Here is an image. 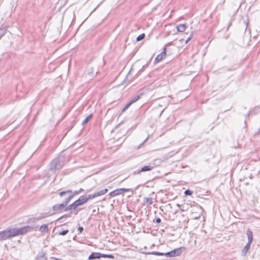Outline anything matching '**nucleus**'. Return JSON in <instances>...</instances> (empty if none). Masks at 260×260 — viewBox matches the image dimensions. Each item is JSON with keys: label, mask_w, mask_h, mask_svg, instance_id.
<instances>
[{"label": "nucleus", "mask_w": 260, "mask_h": 260, "mask_svg": "<svg viewBox=\"0 0 260 260\" xmlns=\"http://www.w3.org/2000/svg\"><path fill=\"white\" fill-rule=\"evenodd\" d=\"M79 199L80 200L82 205L85 203L87 201V199L85 197H81Z\"/></svg>", "instance_id": "aec40b11"}, {"label": "nucleus", "mask_w": 260, "mask_h": 260, "mask_svg": "<svg viewBox=\"0 0 260 260\" xmlns=\"http://www.w3.org/2000/svg\"><path fill=\"white\" fill-rule=\"evenodd\" d=\"M247 236L248 238V243L251 244L253 240L252 233L250 230H248L247 232Z\"/></svg>", "instance_id": "9b49d317"}, {"label": "nucleus", "mask_w": 260, "mask_h": 260, "mask_svg": "<svg viewBox=\"0 0 260 260\" xmlns=\"http://www.w3.org/2000/svg\"><path fill=\"white\" fill-rule=\"evenodd\" d=\"M7 31V27H5L0 29V39L5 35Z\"/></svg>", "instance_id": "2eb2a0df"}, {"label": "nucleus", "mask_w": 260, "mask_h": 260, "mask_svg": "<svg viewBox=\"0 0 260 260\" xmlns=\"http://www.w3.org/2000/svg\"><path fill=\"white\" fill-rule=\"evenodd\" d=\"M108 191V189L107 188L101 190L99 191H97L93 194H89L87 196L85 197L87 199V201L96 198L97 197H99L102 195L106 194Z\"/></svg>", "instance_id": "20e7f679"}, {"label": "nucleus", "mask_w": 260, "mask_h": 260, "mask_svg": "<svg viewBox=\"0 0 260 260\" xmlns=\"http://www.w3.org/2000/svg\"><path fill=\"white\" fill-rule=\"evenodd\" d=\"M79 190H80V192H81L82 191H83V189H82V188H81V189H79Z\"/></svg>", "instance_id": "e433bc0d"}, {"label": "nucleus", "mask_w": 260, "mask_h": 260, "mask_svg": "<svg viewBox=\"0 0 260 260\" xmlns=\"http://www.w3.org/2000/svg\"><path fill=\"white\" fill-rule=\"evenodd\" d=\"M186 28V25L185 24H180L176 26V29L178 32H184Z\"/></svg>", "instance_id": "6e6552de"}, {"label": "nucleus", "mask_w": 260, "mask_h": 260, "mask_svg": "<svg viewBox=\"0 0 260 260\" xmlns=\"http://www.w3.org/2000/svg\"><path fill=\"white\" fill-rule=\"evenodd\" d=\"M72 192H72V190H66V191H61L59 194V196L60 197H62L63 196H64L66 193H72Z\"/></svg>", "instance_id": "a211bd4d"}, {"label": "nucleus", "mask_w": 260, "mask_h": 260, "mask_svg": "<svg viewBox=\"0 0 260 260\" xmlns=\"http://www.w3.org/2000/svg\"><path fill=\"white\" fill-rule=\"evenodd\" d=\"M72 198L73 196H69L68 198H67L62 203L60 204H56L53 206V210L57 211L59 210L62 209L67 205V204L69 203V202Z\"/></svg>", "instance_id": "f03ea898"}, {"label": "nucleus", "mask_w": 260, "mask_h": 260, "mask_svg": "<svg viewBox=\"0 0 260 260\" xmlns=\"http://www.w3.org/2000/svg\"><path fill=\"white\" fill-rule=\"evenodd\" d=\"M192 35H193V32H191L190 33V34L189 35V37H188V38H190V39H191L192 38Z\"/></svg>", "instance_id": "473e14b6"}, {"label": "nucleus", "mask_w": 260, "mask_h": 260, "mask_svg": "<svg viewBox=\"0 0 260 260\" xmlns=\"http://www.w3.org/2000/svg\"><path fill=\"white\" fill-rule=\"evenodd\" d=\"M68 217V215L67 214H65L64 215H62V216H61L60 217H59L57 220H59L60 219H61L62 218H64V217Z\"/></svg>", "instance_id": "2f4dec72"}, {"label": "nucleus", "mask_w": 260, "mask_h": 260, "mask_svg": "<svg viewBox=\"0 0 260 260\" xmlns=\"http://www.w3.org/2000/svg\"><path fill=\"white\" fill-rule=\"evenodd\" d=\"M39 231L42 233H46L48 231V225L44 224L40 228Z\"/></svg>", "instance_id": "ddd939ff"}, {"label": "nucleus", "mask_w": 260, "mask_h": 260, "mask_svg": "<svg viewBox=\"0 0 260 260\" xmlns=\"http://www.w3.org/2000/svg\"><path fill=\"white\" fill-rule=\"evenodd\" d=\"M160 221H161V220H160V218H157V219H156V222H157V223L160 222Z\"/></svg>", "instance_id": "72a5a7b5"}, {"label": "nucleus", "mask_w": 260, "mask_h": 260, "mask_svg": "<svg viewBox=\"0 0 260 260\" xmlns=\"http://www.w3.org/2000/svg\"><path fill=\"white\" fill-rule=\"evenodd\" d=\"M55 260H62V259H59V258H55Z\"/></svg>", "instance_id": "4c0bfd02"}, {"label": "nucleus", "mask_w": 260, "mask_h": 260, "mask_svg": "<svg viewBox=\"0 0 260 260\" xmlns=\"http://www.w3.org/2000/svg\"><path fill=\"white\" fill-rule=\"evenodd\" d=\"M168 45H170V44H167V45H166V46H168Z\"/></svg>", "instance_id": "58836bf2"}, {"label": "nucleus", "mask_w": 260, "mask_h": 260, "mask_svg": "<svg viewBox=\"0 0 260 260\" xmlns=\"http://www.w3.org/2000/svg\"><path fill=\"white\" fill-rule=\"evenodd\" d=\"M32 228L29 226L21 228H12L0 232V241L6 240L18 235H22L30 231Z\"/></svg>", "instance_id": "f257e3e1"}, {"label": "nucleus", "mask_w": 260, "mask_h": 260, "mask_svg": "<svg viewBox=\"0 0 260 260\" xmlns=\"http://www.w3.org/2000/svg\"><path fill=\"white\" fill-rule=\"evenodd\" d=\"M82 205L79 199L75 201L73 203L71 204V207L73 208V210L76 209L79 206Z\"/></svg>", "instance_id": "9d476101"}, {"label": "nucleus", "mask_w": 260, "mask_h": 260, "mask_svg": "<svg viewBox=\"0 0 260 260\" xmlns=\"http://www.w3.org/2000/svg\"><path fill=\"white\" fill-rule=\"evenodd\" d=\"M148 254H154V255H165V253H162V252H155V251H153V252H149Z\"/></svg>", "instance_id": "f3484780"}, {"label": "nucleus", "mask_w": 260, "mask_h": 260, "mask_svg": "<svg viewBox=\"0 0 260 260\" xmlns=\"http://www.w3.org/2000/svg\"><path fill=\"white\" fill-rule=\"evenodd\" d=\"M145 202L148 205H151L152 204V200L151 198H146L145 199Z\"/></svg>", "instance_id": "4be33fe9"}, {"label": "nucleus", "mask_w": 260, "mask_h": 260, "mask_svg": "<svg viewBox=\"0 0 260 260\" xmlns=\"http://www.w3.org/2000/svg\"><path fill=\"white\" fill-rule=\"evenodd\" d=\"M68 232H69V230H64V231H62V232H60V233H59V234L60 235H62V236H63V235H66Z\"/></svg>", "instance_id": "393cba45"}, {"label": "nucleus", "mask_w": 260, "mask_h": 260, "mask_svg": "<svg viewBox=\"0 0 260 260\" xmlns=\"http://www.w3.org/2000/svg\"><path fill=\"white\" fill-rule=\"evenodd\" d=\"M184 247H180L174 250H173L170 252L165 253V256L168 257H176L179 256L182 252V249H184Z\"/></svg>", "instance_id": "7ed1b4c3"}, {"label": "nucleus", "mask_w": 260, "mask_h": 260, "mask_svg": "<svg viewBox=\"0 0 260 260\" xmlns=\"http://www.w3.org/2000/svg\"><path fill=\"white\" fill-rule=\"evenodd\" d=\"M151 169H152V167L148 166H146L141 168V171H142V172L148 171L151 170Z\"/></svg>", "instance_id": "dca6fc26"}, {"label": "nucleus", "mask_w": 260, "mask_h": 260, "mask_svg": "<svg viewBox=\"0 0 260 260\" xmlns=\"http://www.w3.org/2000/svg\"><path fill=\"white\" fill-rule=\"evenodd\" d=\"M61 166L60 163L59 162V160L58 159H53L51 163L50 164L49 166V169L50 170H54L55 169H59L60 168Z\"/></svg>", "instance_id": "39448f33"}, {"label": "nucleus", "mask_w": 260, "mask_h": 260, "mask_svg": "<svg viewBox=\"0 0 260 260\" xmlns=\"http://www.w3.org/2000/svg\"><path fill=\"white\" fill-rule=\"evenodd\" d=\"M87 72L88 74H94V72L93 71V69L92 67L88 68Z\"/></svg>", "instance_id": "5701e85b"}, {"label": "nucleus", "mask_w": 260, "mask_h": 260, "mask_svg": "<svg viewBox=\"0 0 260 260\" xmlns=\"http://www.w3.org/2000/svg\"><path fill=\"white\" fill-rule=\"evenodd\" d=\"M129 106H130V102H128L126 104V105L124 106V107L122 110L121 112H124L125 110H126L129 108Z\"/></svg>", "instance_id": "b1692460"}, {"label": "nucleus", "mask_w": 260, "mask_h": 260, "mask_svg": "<svg viewBox=\"0 0 260 260\" xmlns=\"http://www.w3.org/2000/svg\"><path fill=\"white\" fill-rule=\"evenodd\" d=\"M83 230V228L82 227V226H79L78 228V231L80 232V233H82V231Z\"/></svg>", "instance_id": "c756f323"}, {"label": "nucleus", "mask_w": 260, "mask_h": 260, "mask_svg": "<svg viewBox=\"0 0 260 260\" xmlns=\"http://www.w3.org/2000/svg\"><path fill=\"white\" fill-rule=\"evenodd\" d=\"M70 210H73V208L71 207V205L66 208L65 211H68Z\"/></svg>", "instance_id": "cd10ccee"}, {"label": "nucleus", "mask_w": 260, "mask_h": 260, "mask_svg": "<svg viewBox=\"0 0 260 260\" xmlns=\"http://www.w3.org/2000/svg\"><path fill=\"white\" fill-rule=\"evenodd\" d=\"M92 115L90 114L87 117H86V118L82 121V125H85L92 118Z\"/></svg>", "instance_id": "4468645a"}, {"label": "nucleus", "mask_w": 260, "mask_h": 260, "mask_svg": "<svg viewBox=\"0 0 260 260\" xmlns=\"http://www.w3.org/2000/svg\"><path fill=\"white\" fill-rule=\"evenodd\" d=\"M43 218H44V217H43V216H40V217H37V220H40V219H42Z\"/></svg>", "instance_id": "f704fd0d"}, {"label": "nucleus", "mask_w": 260, "mask_h": 260, "mask_svg": "<svg viewBox=\"0 0 260 260\" xmlns=\"http://www.w3.org/2000/svg\"><path fill=\"white\" fill-rule=\"evenodd\" d=\"M101 253L98 252H93L88 257V259L92 260L96 258H100Z\"/></svg>", "instance_id": "1a4fd4ad"}, {"label": "nucleus", "mask_w": 260, "mask_h": 260, "mask_svg": "<svg viewBox=\"0 0 260 260\" xmlns=\"http://www.w3.org/2000/svg\"><path fill=\"white\" fill-rule=\"evenodd\" d=\"M145 36V34H144V33L140 35L138 37H137L136 41H140L143 40Z\"/></svg>", "instance_id": "6ab92c4d"}, {"label": "nucleus", "mask_w": 260, "mask_h": 260, "mask_svg": "<svg viewBox=\"0 0 260 260\" xmlns=\"http://www.w3.org/2000/svg\"><path fill=\"white\" fill-rule=\"evenodd\" d=\"M106 258H114V256L113 255L111 254H107L106 255Z\"/></svg>", "instance_id": "c85d7f7f"}, {"label": "nucleus", "mask_w": 260, "mask_h": 260, "mask_svg": "<svg viewBox=\"0 0 260 260\" xmlns=\"http://www.w3.org/2000/svg\"><path fill=\"white\" fill-rule=\"evenodd\" d=\"M141 94L136 95L134 99L131 100V104L137 101H138V99H140Z\"/></svg>", "instance_id": "412c9836"}, {"label": "nucleus", "mask_w": 260, "mask_h": 260, "mask_svg": "<svg viewBox=\"0 0 260 260\" xmlns=\"http://www.w3.org/2000/svg\"><path fill=\"white\" fill-rule=\"evenodd\" d=\"M127 190H128V189H125V188H120V189H116V190L111 192L110 193V195L111 196H112V197L116 196L117 195H119L120 194H121L123 192L127 191Z\"/></svg>", "instance_id": "423d86ee"}, {"label": "nucleus", "mask_w": 260, "mask_h": 260, "mask_svg": "<svg viewBox=\"0 0 260 260\" xmlns=\"http://www.w3.org/2000/svg\"><path fill=\"white\" fill-rule=\"evenodd\" d=\"M190 38H187L185 41V43L187 44L190 41Z\"/></svg>", "instance_id": "c9c22d12"}, {"label": "nucleus", "mask_w": 260, "mask_h": 260, "mask_svg": "<svg viewBox=\"0 0 260 260\" xmlns=\"http://www.w3.org/2000/svg\"><path fill=\"white\" fill-rule=\"evenodd\" d=\"M184 193L185 195H191L192 194V191L189 189H187L185 191Z\"/></svg>", "instance_id": "bb28decb"}, {"label": "nucleus", "mask_w": 260, "mask_h": 260, "mask_svg": "<svg viewBox=\"0 0 260 260\" xmlns=\"http://www.w3.org/2000/svg\"><path fill=\"white\" fill-rule=\"evenodd\" d=\"M166 47L164 48L163 52H162L160 54L158 55L155 59V62H159L161 61L165 56H166Z\"/></svg>", "instance_id": "0eeeda50"}, {"label": "nucleus", "mask_w": 260, "mask_h": 260, "mask_svg": "<svg viewBox=\"0 0 260 260\" xmlns=\"http://www.w3.org/2000/svg\"><path fill=\"white\" fill-rule=\"evenodd\" d=\"M250 244L249 243H247V244L245 245V246L244 247V248L242 250V254L243 255H245L246 253H247V251L249 250L250 247Z\"/></svg>", "instance_id": "f8f14e48"}, {"label": "nucleus", "mask_w": 260, "mask_h": 260, "mask_svg": "<svg viewBox=\"0 0 260 260\" xmlns=\"http://www.w3.org/2000/svg\"><path fill=\"white\" fill-rule=\"evenodd\" d=\"M80 193V190H76V191H75L72 194H70V196H73V198L77 195V194H78Z\"/></svg>", "instance_id": "a878e982"}, {"label": "nucleus", "mask_w": 260, "mask_h": 260, "mask_svg": "<svg viewBox=\"0 0 260 260\" xmlns=\"http://www.w3.org/2000/svg\"><path fill=\"white\" fill-rule=\"evenodd\" d=\"M107 254H102L101 253V256H100V258L101 257H105V258H106V255Z\"/></svg>", "instance_id": "7c9ffc66"}]
</instances>
